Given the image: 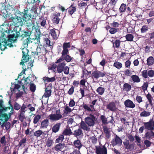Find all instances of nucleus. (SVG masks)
Masks as SVG:
<instances>
[{"label":"nucleus","mask_w":154,"mask_h":154,"mask_svg":"<svg viewBox=\"0 0 154 154\" xmlns=\"http://www.w3.org/2000/svg\"><path fill=\"white\" fill-rule=\"evenodd\" d=\"M41 116L38 115L35 116L34 118L33 123L34 124H37L39 120L41 119Z\"/></svg>","instance_id":"8fccbe9b"},{"label":"nucleus","mask_w":154,"mask_h":154,"mask_svg":"<svg viewBox=\"0 0 154 154\" xmlns=\"http://www.w3.org/2000/svg\"><path fill=\"white\" fill-rule=\"evenodd\" d=\"M82 134H83V132L80 128H79L78 129L75 130L73 132H72V135L77 137L81 135Z\"/></svg>","instance_id":"412c9836"},{"label":"nucleus","mask_w":154,"mask_h":154,"mask_svg":"<svg viewBox=\"0 0 154 154\" xmlns=\"http://www.w3.org/2000/svg\"><path fill=\"white\" fill-rule=\"evenodd\" d=\"M49 125V120L48 119H45L42 121L41 123L40 128H47Z\"/></svg>","instance_id":"bb28decb"},{"label":"nucleus","mask_w":154,"mask_h":154,"mask_svg":"<svg viewBox=\"0 0 154 154\" xmlns=\"http://www.w3.org/2000/svg\"><path fill=\"white\" fill-rule=\"evenodd\" d=\"M148 30V27L146 26H143L141 29V32L142 33L146 32Z\"/></svg>","instance_id":"338daca9"},{"label":"nucleus","mask_w":154,"mask_h":154,"mask_svg":"<svg viewBox=\"0 0 154 154\" xmlns=\"http://www.w3.org/2000/svg\"><path fill=\"white\" fill-rule=\"evenodd\" d=\"M148 82H145L143 83V85L141 87L143 91H145L147 90L148 86Z\"/></svg>","instance_id":"6e6d98bb"},{"label":"nucleus","mask_w":154,"mask_h":154,"mask_svg":"<svg viewBox=\"0 0 154 154\" xmlns=\"http://www.w3.org/2000/svg\"><path fill=\"white\" fill-rule=\"evenodd\" d=\"M48 87H49L48 86L47 88H45V92L44 96L46 98L49 97L51 96V94L52 91L51 88H48Z\"/></svg>","instance_id":"393cba45"},{"label":"nucleus","mask_w":154,"mask_h":154,"mask_svg":"<svg viewBox=\"0 0 154 154\" xmlns=\"http://www.w3.org/2000/svg\"><path fill=\"white\" fill-rule=\"evenodd\" d=\"M73 146L75 148L80 149L83 146V145L81 141L78 139L75 140L73 142Z\"/></svg>","instance_id":"ddd939ff"},{"label":"nucleus","mask_w":154,"mask_h":154,"mask_svg":"<svg viewBox=\"0 0 154 154\" xmlns=\"http://www.w3.org/2000/svg\"><path fill=\"white\" fill-rule=\"evenodd\" d=\"M43 79L44 82H49L54 81L56 79L54 77H53L51 78H49L48 77H45L43 78Z\"/></svg>","instance_id":"473e14b6"},{"label":"nucleus","mask_w":154,"mask_h":154,"mask_svg":"<svg viewBox=\"0 0 154 154\" xmlns=\"http://www.w3.org/2000/svg\"><path fill=\"white\" fill-rule=\"evenodd\" d=\"M96 153L97 154H107V149L104 146L102 147H96Z\"/></svg>","instance_id":"9b49d317"},{"label":"nucleus","mask_w":154,"mask_h":154,"mask_svg":"<svg viewBox=\"0 0 154 154\" xmlns=\"http://www.w3.org/2000/svg\"><path fill=\"white\" fill-rule=\"evenodd\" d=\"M39 20L41 21L40 25L42 27H45L46 19H45L43 17H41L39 18Z\"/></svg>","instance_id":"4c0bfd02"},{"label":"nucleus","mask_w":154,"mask_h":154,"mask_svg":"<svg viewBox=\"0 0 154 154\" xmlns=\"http://www.w3.org/2000/svg\"><path fill=\"white\" fill-rule=\"evenodd\" d=\"M56 29L55 28H53V29H51L50 30V33L53 38L55 39H57V35L55 32Z\"/></svg>","instance_id":"2f4dec72"},{"label":"nucleus","mask_w":154,"mask_h":154,"mask_svg":"<svg viewBox=\"0 0 154 154\" xmlns=\"http://www.w3.org/2000/svg\"><path fill=\"white\" fill-rule=\"evenodd\" d=\"M124 105L126 108H133L135 106L133 102L129 99H127L125 101Z\"/></svg>","instance_id":"f8f14e48"},{"label":"nucleus","mask_w":154,"mask_h":154,"mask_svg":"<svg viewBox=\"0 0 154 154\" xmlns=\"http://www.w3.org/2000/svg\"><path fill=\"white\" fill-rule=\"evenodd\" d=\"M127 137L129 140H126L125 141L123 142V143L126 149H130L134 148V144L133 143L130 144L129 141L132 142L134 139V137L131 134H128Z\"/></svg>","instance_id":"20e7f679"},{"label":"nucleus","mask_w":154,"mask_h":154,"mask_svg":"<svg viewBox=\"0 0 154 154\" xmlns=\"http://www.w3.org/2000/svg\"><path fill=\"white\" fill-rule=\"evenodd\" d=\"M53 16V17L52 20L53 23L57 24H58L59 23L60 19L59 17L56 16V14H54Z\"/></svg>","instance_id":"c756f323"},{"label":"nucleus","mask_w":154,"mask_h":154,"mask_svg":"<svg viewBox=\"0 0 154 154\" xmlns=\"http://www.w3.org/2000/svg\"><path fill=\"white\" fill-rule=\"evenodd\" d=\"M65 146L64 143H59L56 145L54 148V149L56 151H61Z\"/></svg>","instance_id":"5701e85b"},{"label":"nucleus","mask_w":154,"mask_h":154,"mask_svg":"<svg viewBox=\"0 0 154 154\" xmlns=\"http://www.w3.org/2000/svg\"><path fill=\"white\" fill-rule=\"evenodd\" d=\"M146 97L149 103L151 105H152V98L151 94H150L148 93L146 95Z\"/></svg>","instance_id":"4d7b16f0"},{"label":"nucleus","mask_w":154,"mask_h":154,"mask_svg":"<svg viewBox=\"0 0 154 154\" xmlns=\"http://www.w3.org/2000/svg\"><path fill=\"white\" fill-rule=\"evenodd\" d=\"M81 107H82L86 111L89 112H93L94 110L93 109L91 108L90 105L85 103H83L82 105L81 106Z\"/></svg>","instance_id":"a211bd4d"},{"label":"nucleus","mask_w":154,"mask_h":154,"mask_svg":"<svg viewBox=\"0 0 154 154\" xmlns=\"http://www.w3.org/2000/svg\"><path fill=\"white\" fill-rule=\"evenodd\" d=\"M62 55L60 57V58L57 60V61L56 62V63H62V62L64 61V56H65L66 55L63 54L61 53Z\"/></svg>","instance_id":"a18cd8bd"},{"label":"nucleus","mask_w":154,"mask_h":154,"mask_svg":"<svg viewBox=\"0 0 154 154\" xmlns=\"http://www.w3.org/2000/svg\"><path fill=\"white\" fill-rule=\"evenodd\" d=\"M53 143L52 140L48 139L46 142V145L48 147H50L52 145Z\"/></svg>","instance_id":"774afa93"},{"label":"nucleus","mask_w":154,"mask_h":154,"mask_svg":"<svg viewBox=\"0 0 154 154\" xmlns=\"http://www.w3.org/2000/svg\"><path fill=\"white\" fill-rule=\"evenodd\" d=\"M127 6L125 4L122 3L120 5L119 9V11L120 13L125 12L126 10Z\"/></svg>","instance_id":"f704fd0d"},{"label":"nucleus","mask_w":154,"mask_h":154,"mask_svg":"<svg viewBox=\"0 0 154 154\" xmlns=\"http://www.w3.org/2000/svg\"><path fill=\"white\" fill-rule=\"evenodd\" d=\"M154 59L153 57H149L147 60V64L148 66L152 65L154 63Z\"/></svg>","instance_id":"c9c22d12"},{"label":"nucleus","mask_w":154,"mask_h":154,"mask_svg":"<svg viewBox=\"0 0 154 154\" xmlns=\"http://www.w3.org/2000/svg\"><path fill=\"white\" fill-rule=\"evenodd\" d=\"M148 71L147 70H145L142 72V75L144 78L146 79L148 77Z\"/></svg>","instance_id":"e2e57ef3"},{"label":"nucleus","mask_w":154,"mask_h":154,"mask_svg":"<svg viewBox=\"0 0 154 154\" xmlns=\"http://www.w3.org/2000/svg\"><path fill=\"white\" fill-rule=\"evenodd\" d=\"M61 125L60 123H58L54 125L52 128V132L55 133L58 132L60 130Z\"/></svg>","instance_id":"4be33fe9"},{"label":"nucleus","mask_w":154,"mask_h":154,"mask_svg":"<svg viewBox=\"0 0 154 154\" xmlns=\"http://www.w3.org/2000/svg\"><path fill=\"white\" fill-rule=\"evenodd\" d=\"M27 28L29 30V32L30 33H32L35 27L34 23L32 22V21H31V23H27Z\"/></svg>","instance_id":"b1692460"},{"label":"nucleus","mask_w":154,"mask_h":154,"mask_svg":"<svg viewBox=\"0 0 154 154\" xmlns=\"http://www.w3.org/2000/svg\"><path fill=\"white\" fill-rule=\"evenodd\" d=\"M131 79L134 82L138 83L140 81V80L139 77L137 75H134L131 76Z\"/></svg>","instance_id":"72a5a7b5"},{"label":"nucleus","mask_w":154,"mask_h":154,"mask_svg":"<svg viewBox=\"0 0 154 154\" xmlns=\"http://www.w3.org/2000/svg\"><path fill=\"white\" fill-rule=\"evenodd\" d=\"M26 105L23 104L20 108V110L19 111V112L25 113L26 111Z\"/></svg>","instance_id":"5fc2aeb1"},{"label":"nucleus","mask_w":154,"mask_h":154,"mask_svg":"<svg viewBox=\"0 0 154 154\" xmlns=\"http://www.w3.org/2000/svg\"><path fill=\"white\" fill-rule=\"evenodd\" d=\"M78 5L79 6V9H82L87 5V4L84 2H80L78 4Z\"/></svg>","instance_id":"680f3d73"},{"label":"nucleus","mask_w":154,"mask_h":154,"mask_svg":"<svg viewBox=\"0 0 154 154\" xmlns=\"http://www.w3.org/2000/svg\"><path fill=\"white\" fill-rule=\"evenodd\" d=\"M100 119L103 124L106 125L108 123V122H107V119L105 116H100Z\"/></svg>","instance_id":"de8ad7c7"},{"label":"nucleus","mask_w":154,"mask_h":154,"mask_svg":"<svg viewBox=\"0 0 154 154\" xmlns=\"http://www.w3.org/2000/svg\"><path fill=\"white\" fill-rule=\"evenodd\" d=\"M113 66L117 69H120L122 67V64L119 62L115 61L114 63Z\"/></svg>","instance_id":"a19ab883"},{"label":"nucleus","mask_w":154,"mask_h":154,"mask_svg":"<svg viewBox=\"0 0 154 154\" xmlns=\"http://www.w3.org/2000/svg\"><path fill=\"white\" fill-rule=\"evenodd\" d=\"M144 125L145 128L149 131H152L154 129V126L152 124V122L149 121L147 122H144Z\"/></svg>","instance_id":"f3484780"},{"label":"nucleus","mask_w":154,"mask_h":154,"mask_svg":"<svg viewBox=\"0 0 154 154\" xmlns=\"http://www.w3.org/2000/svg\"><path fill=\"white\" fill-rule=\"evenodd\" d=\"M126 40L129 42H132L133 41L134 38V36L133 35L130 34H127L125 36Z\"/></svg>","instance_id":"58836bf2"},{"label":"nucleus","mask_w":154,"mask_h":154,"mask_svg":"<svg viewBox=\"0 0 154 154\" xmlns=\"http://www.w3.org/2000/svg\"><path fill=\"white\" fill-rule=\"evenodd\" d=\"M107 75L106 72L103 71L101 72L99 70L94 71L91 74V77L94 79H98L100 77H103L106 76Z\"/></svg>","instance_id":"423d86ee"},{"label":"nucleus","mask_w":154,"mask_h":154,"mask_svg":"<svg viewBox=\"0 0 154 154\" xmlns=\"http://www.w3.org/2000/svg\"><path fill=\"white\" fill-rule=\"evenodd\" d=\"M70 47V43L69 42H64L63 45V50L62 52V53L63 54L67 55L69 53L68 48Z\"/></svg>","instance_id":"9d476101"},{"label":"nucleus","mask_w":154,"mask_h":154,"mask_svg":"<svg viewBox=\"0 0 154 154\" xmlns=\"http://www.w3.org/2000/svg\"><path fill=\"white\" fill-rule=\"evenodd\" d=\"M12 8V6L10 5L9 4L7 5L6 6H2V8L3 11H5L6 13H7V12L10 11Z\"/></svg>","instance_id":"ea45409f"},{"label":"nucleus","mask_w":154,"mask_h":154,"mask_svg":"<svg viewBox=\"0 0 154 154\" xmlns=\"http://www.w3.org/2000/svg\"><path fill=\"white\" fill-rule=\"evenodd\" d=\"M21 108L20 105L17 102L14 103V109L17 110H19Z\"/></svg>","instance_id":"0e129e2a"},{"label":"nucleus","mask_w":154,"mask_h":154,"mask_svg":"<svg viewBox=\"0 0 154 154\" xmlns=\"http://www.w3.org/2000/svg\"><path fill=\"white\" fill-rule=\"evenodd\" d=\"M49 119L55 121L59 120L62 117V115L60 114V109L56 111V114H51L49 116Z\"/></svg>","instance_id":"6e6552de"},{"label":"nucleus","mask_w":154,"mask_h":154,"mask_svg":"<svg viewBox=\"0 0 154 154\" xmlns=\"http://www.w3.org/2000/svg\"><path fill=\"white\" fill-rule=\"evenodd\" d=\"M103 131L105 136L107 139H109L111 136L110 131L109 129L106 126L103 127Z\"/></svg>","instance_id":"6ab92c4d"},{"label":"nucleus","mask_w":154,"mask_h":154,"mask_svg":"<svg viewBox=\"0 0 154 154\" xmlns=\"http://www.w3.org/2000/svg\"><path fill=\"white\" fill-rule=\"evenodd\" d=\"M72 111V110L68 106H66L65 110H64V112L63 113L64 114L66 115L70 113Z\"/></svg>","instance_id":"3c124183"},{"label":"nucleus","mask_w":154,"mask_h":154,"mask_svg":"<svg viewBox=\"0 0 154 154\" xmlns=\"http://www.w3.org/2000/svg\"><path fill=\"white\" fill-rule=\"evenodd\" d=\"M3 103V100H0V121L1 122H7L9 119L8 116L4 112L8 109L10 110V107H4Z\"/></svg>","instance_id":"f03ea898"},{"label":"nucleus","mask_w":154,"mask_h":154,"mask_svg":"<svg viewBox=\"0 0 154 154\" xmlns=\"http://www.w3.org/2000/svg\"><path fill=\"white\" fill-rule=\"evenodd\" d=\"M19 28L18 32H20V37H22L23 38L26 37V38L28 37H29L31 33L26 31H21V28Z\"/></svg>","instance_id":"dca6fc26"},{"label":"nucleus","mask_w":154,"mask_h":154,"mask_svg":"<svg viewBox=\"0 0 154 154\" xmlns=\"http://www.w3.org/2000/svg\"><path fill=\"white\" fill-rule=\"evenodd\" d=\"M118 29H116L113 27L110 28L109 32L111 34H114L118 31Z\"/></svg>","instance_id":"69168bd1"},{"label":"nucleus","mask_w":154,"mask_h":154,"mask_svg":"<svg viewBox=\"0 0 154 154\" xmlns=\"http://www.w3.org/2000/svg\"><path fill=\"white\" fill-rule=\"evenodd\" d=\"M154 136V133L152 131H147L145 134V137L149 140L152 139V137Z\"/></svg>","instance_id":"c85d7f7f"},{"label":"nucleus","mask_w":154,"mask_h":154,"mask_svg":"<svg viewBox=\"0 0 154 154\" xmlns=\"http://www.w3.org/2000/svg\"><path fill=\"white\" fill-rule=\"evenodd\" d=\"M31 10H29L27 8L24 9L23 12H21L19 10H17L15 14L19 16H21L22 17L16 16L15 17L12 18V21L14 25L16 27V29H19V26H22L26 22L29 20H31L32 15L29 12Z\"/></svg>","instance_id":"f257e3e1"},{"label":"nucleus","mask_w":154,"mask_h":154,"mask_svg":"<svg viewBox=\"0 0 154 154\" xmlns=\"http://www.w3.org/2000/svg\"><path fill=\"white\" fill-rule=\"evenodd\" d=\"M150 112L144 110L140 113V115L141 117H146L149 116L150 115Z\"/></svg>","instance_id":"79ce46f5"},{"label":"nucleus","mask_w":154,"mask_h":154,"mask_svg":"<svg viewBox=\"0 0 154 154\" xmlns=\"http://www.w3.org/2000/svg\"><path fill=\"white\" fill-rule=\"evenodd\" d=\"M35 40H36V39H34V38H31L29 37H27L26 39L23 41V45L25 46H27L28 44L32 42V40L34 41Z\"/></svg>","instance_id":"cd10ccee"},{"label":"nucleus","mask_w":154,"mask_h":154,"mask_svg":"<svg viewBox=\"0 0 154 154\" xmlns=\"http://www.w3.org/2000/svg\"><path fill=\"white\" fill-rule=\"evenodd\" d=\"M122 143L121 139L117 135L116 136L115 138L113 139L111 142L113 146H116L118 144L121 145Z\"/></svg>","instance_id":"2eb2a0df"},{"label":"nucleus","mask_w":154,"mask_h":154,"mask_svg":"<svg viewBox=\"0 0 154 154\" xmlns=\"http://www.w3.org/2000/svg\"><path fill=\"white\" fill-rule=\"evenodd\" d=\"M40 26H37L35 27H34V28L35 32L38 33L37 35L36 34L35 35L34 39H36L37 42H40V34H41L40 30Z\"/></svg>","instance_id":"4468645a"},{"label":"nucleus","mask_w":154,"mask_h":154,"mask_svg":"<svg viewBox=\"0 0 154 154\" xmlns=\"http://www.w3.org/2000/svg\"><path fill=\"white\" fill-rule=\"evenodd\" d=\"M98 93L100 95L103 94L104 92V88L101 87H99L97 88L96 90Z\"/></svg>","instance_id":"37998d69"},{"label":"nucleus","mask_w":154,"mask_h":154,"mask_svg":"<svg viewBox=\"0 0 154 154\" xmlns=\"http://www.w3.org/2000/svg\"><path fill=\"white\" fill-rule=\"evenodd\" d=\"M106 108L107 109L112 112H115L117 109L115 103L113 101L109 102L106 106Z\"/></svg>","instance_id":"1a4fd4ad"},{"label":"nucleus","mask_w":154,"mask_h":154,"mask_svg":"<svg viewBox=\"0 0 154 154\" xmlns=\"http://www.w3.org/2000/svg\"><path fill=\"white\" fill-rule=\"evenodd\" d=\"M29 84L30 85V90L32 92H34L36 89V86L33 83Z\"/></svg>","instance_id":"603ef678"},{"label":"nucleus","mask_w":154,"mask_h":154,"mask_svg":"<svg viewBox=\"0 0 154 154\" xmlns=\"http://www.w3.org/2000/svg\"><path fill=\"white\" fill-rule=\"evenodd\" d=\"M46 49V48L43 47H42V46H41V48L40 47H38L36 49V55H38V53H42V51H44Z\"/></svg>","instance_id":"09e8293b"},{"label":"nucleus","mask_w":154,"mask_h":154,"mask_svg":"<svg viewBox=\"0 0 154 154\" xmlns=\"http://www.w3.org/2000/svg\"><path fill=\"white\" fill-rule=\"evenodd\" d=\"M20 85L17 84H16L14 85V87L13 90V92L15 93L17 91V90L18 91L19 89L20 88Z\"/></svg>","instance_id":"052dcab7"},{"label":"nucleus","mask_w":154,"mask_h":154,"mask_svg":"<svg viewBox=\"0 0 154 154\" xmlns=\"http://www.w3.org/2000/svg\"><path fill=\"white\" fill-rule=\"evenodd\" d=\"M121 41L119 40H116L113 43V47L115 46L116 48H119L120 46Z\"/></svg>","instance_id":"49530a36"},{"label":"nucleus","mask_w":154,"mask_h":154,"mask_svg":"<svg viewBox=\"0 0 154 154\" xmlns=\"http://www.w3.org/2000/svg\"><path fill=\"white\" fill-rule=\"evenodd\" d=\"M43 132L41 130H38L35 131L34 133V135L36 137H40L42 134Z\"/></svg>","instance_id":"13d9d810"},{"label":"nucleus","mask_w":154,"mask_h":154,"mask_svg":"<svg viewBox=\"0 0 154 154\" xmlns=\"http://www.w3.org/2000/svg\"><path fill=\"white\" fill-rule=\"evenodd\" d=\"M14 32L15 33H13L11 34H9L7 36L8 38L6 41L8 43V46L10 47H13L12 42L16 41L17 38L20 37V32H18V30L17 29L14 31Z\"/></svg>","instance_id":"7ed1b4c3"},{"label":"nucleus","mask_w":154,"mask_h":154,"mask_svg":"<svg viewBox=\"0 0 154 154\" xmlns=\"http://www.w3.org/2000/svg\"><path fill=\"white\" fill-rule=\"evenodd\" d=\"M29 51L26 48H24L22 51L23 56L22 57V61L20 63V64L22 65L23 66L24 65V61L26 62H27L29 60V57L28 54Z\"/></svg>","instance_id":"0eeeda50"},{"label":"nucleus","mask_w":154,"mask_h":154,"mask_svg":"<svg viewBox=\"0 0 154 154\" xmlns=\"http://www.w3.org/2000/svg\"><path fill=\"white\" fill-rule=\"evenodd\" d=\"M64 139V136L62 134V135L59 136L55 140L56 143H61Z\"/></svg>","instance_id":"c03bdc74"},{"label":"nucleus","mask_w":154,"mask_h":154,"mask_svg":"<svg viewBox=\"0 0 154 154\" xmlns=\"http://www.w3.org/2000/svg\"><path fill=\"white\" fill-rule=\"evenodd\" d=\"M19 120L21 122H23L25 119V113L20 112L18 116Z\"/></svg>","instance_id":"864d4df0"},{"label":"nucleus","mask_w":154,"mask_h":154,"mask_svg":"<svg viewBox=\"0 0 154 154\" xmlns=\"http://www.w3.org/2000/svg\"><path fill=\"white\" fill-rule=\"evenodd\" d=\"M71 5L68 10V13L71 15L72 14L76 11V8L75 7H72Z\"/></svg>","instance_id":"e433bc0d"},{"label":"nucleus","mask_w":154,"mask_h":154,"mask_svg":"<svg viewBox=\"0 0 154 154\" xmlns=\"http://www.w3.org/2000/svg\"><path fill=\"white\" fill-rule=\"evenodd\" d=\"M95 118L94 115L90 114L89 116L86 117L85 122L88 126H93L95 124Z\"/></svg>","instance_id":"39448f33"},{"label":"nucleus","mask_w":154,"mask_h":154,"mask_svg":"<svg viewBox=\"0 0 154 154\" xmlns=\"http://www.w3.org/2000/svg\"><path fill=\"white\" fill-rule=\"evenodd\" d=\"M64 60H65L67 62L71 61L72 60V57L68 54L65 56H64Z\"/></svg>","instance_id":"bf43d9fd"},{"label":"nucleus","mask_w":154,"mask_h":154,"mask_svg":"<svg viewBox=\"0 0 154 154\" xmlns=\"http://www.w3.org/2000/svg\"><path fill=\"white\" fill-rule=\"evenodd\" d=\"M62 134L63 135L70 136L72 135V132L70 128H66L62 132Z\"/></svg>","instance_id":"7c9ffc66"},{"label":"nucleus","mask_w":154,"mask_h":154,"mask_svg":"<svg viewBox=\"0 0 154 154\" xmlns=\"http://www.w3.org/2000/svg\"><path fill=\"white\" fill-rule=\"evenodd\" d=\"M131 89V85L128 83H125L124 84L122 89L124 91L128 92L130 91Z\"/></svg>","instance_id":"a878e982"},{"label":"nucleus","mask_w":154,"mask_h":154,"mask_svg":"<svg viewBox=\"0 0 154 154\" xmlns=\"http://www.w3.org/2000/svg\"><path fill=\"white\" fill-rule=\"evenodd\" d=\"M80 127L84 131H90V128L88 126L86 123L85 122L82 121L80 123Z\"/></svg>","instance_id":"aec40b11"}]
</instances>
